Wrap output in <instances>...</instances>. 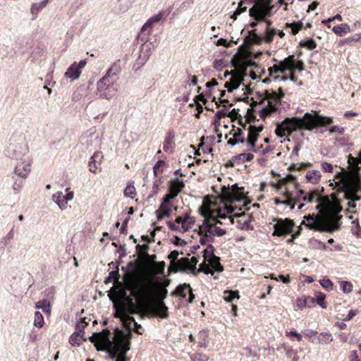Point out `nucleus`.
Here are the masks:
<instances>
[{"label":"nucleus","mask_w":361,"mask_h":361,"mask_svg":"<svg viewBox=\"0 0 361 361\" xmlns=\"http://www.w3.org/2000/svg\"><path fill=\"white\" fill-rule=\"evenodd\" d=\"M330 187L335 190L331 194V198L324 197L317 206L321 216H305L302 224L310 228L319 231L332 232L338 229V221L341 219L339 213L342 210L340 204L341 200H349V207H356L355 201H360L361 196V182H330Z\"/></svg>","instance_id":"f257e3e1"},{"label":"nucleus","mask_w":361,"mask_h":361,"mask_svg":"<svg viewBox=\"0 0 361 361\" xmlns=\"http://www.w3.org/2000/svg\"><path fill=\"white\" fill-rule=\"evenodd\" d=\"M128 271L132 278L128 280L125 286L130 292L139 305V310L148 309L153 314L161 318L168 317V308L161 300H156L155 283L147 277L137 278L139 267L136 262L131 261L128 264Z\"/></svg>","instance_id":"f03ea898"},{"label":"nucleus","mask_w":361,"mask_h":361,"mask_svg":"<svg viewBox=\"0 0 361 361\" xmlns=\"http://www.w3.org/2000/svg\"><path fill=\"white\" fill-rule=\"evenodd\" d=\"M131 337L132 334L130 331L126 333L116 328L112 339L110 338V331L105 329L93 334L89 339L98 351L106 352L110 359L116 361H130L126 353L130 349Z\"/></svg>","instance_id":"7ed1b4c3"},{"label":"nucleus","mask_w":361,"mask_h":361,"mask_svg":"<svg viewBox=\"0 0 361 361\" xmlns=\"http://www.w3.org/2000/svg\"><path fill=\"white\" fill-rule=\"evenodd\" d=\"M215 201L210 197H204L202 205L200 207L201 214L204 217L202 224L199 228V234L201 235L200 242L202 245L212 242L215 235L222 236L226 233V231L220 227L216 226V224H221L216 218L226 219L225 212L221 209L214 208ZM233 209L228 206H225L224 212L231 214Z\"/></svg>","instance_id":"20e7f679"},{"label":"nucleus","mask_w":361,"mask_h":361,"mask_svg":"<svg viewBox=\"0 0 361 361\" xmlns=\"http://www.w3.org/2000/svg\"><path fill=\"white\" fill-rule=\"evenodd\" d=\"M332 122L331 117L320 116L317 112L313 114L306 113L302 118H286L277 124L275 133L279 137H283L286 133L290 135L298 130H312L319 126L330 124Z\"/></svg>","instance_id":"39448f33"},{"label":"nucleus","mask_w":361,"mask_h":361,"mask_svg":"<svg viewBox=\"0 0 361 361\" xmlns=\"http://www.w3.org/2000/svg\"><path fill=\"white\" fill-rule=\"evenodd\" d=\"M295 191H290L287 185H284L283 195L288 199L290 202V209L292 210L295 207V204L301 200L307 201L308 202H317L318 204L323 200L324 197H329V196H322L316 190H311L305 192L302 190H299L296 185H294Z\"/></svg>","instance_id":"423d86ee"},{"label":"nucleus","mask_w":361,"mask_h":361,"mask_svg":"<svg viewBox=\"0 0 361 361\" xmlns=\"http://www.w3.org/2000/svg\"><path fill=\"white\" fill-rule=\"evenodd\" d=\"M213 190H214L216 196L221 200L227 202L240 201L245 198L246 194L244 192L243 187H238L237 184L233 185L230 187L226 185H213Z\"/></svg>","instance_id":"0eeeda50"},{"label":"nucleus","mask_w":361,"mask_h":361,"mask_svg":"<svg viewBox=\"0 0 361 361\" xmlns=\"http://www.w3.org/2000/svg\"><path fill=\"white\" fill-rule=\"evenodd\" d=\"M97 90L100 98L111 99L117 92L116 82L103 76L97 82Z\"/></svg>","instance_id":"6e6552de"},{"label":"nucleus","mask_w":361,"mask_h":361,"mask_svg":"<svg viewBox=\"0 0 361 361\" xmlns=\"http://www.w3.org/2000/svg\"><path fill=\"white\" fill-rule=\"evenodd\" d=\"M271 0H259L250 8V16L256 20L265 19L271 15L274 6H271Z\"/></svg>","instance_id":"1a4fd4ad"},{"label":"nucleus","mask_w":361,"mask_h":361,"mask_svg":"<svg viewBox=\"0 0 361 361\" xmlns=\"http://www.w3.org/2000/svg\"><path fill=\"white\" fill-rule=\"evenodd\" d=\"M284 97V93L281 88L279 92L273 90H267L265 92V98L268 100V104L265 108L260 111V116L265 118L270 114L277 111L278 107L276 103L280 102L281 99Z\"/></svg>","instance_id":"9d476101"},{"label":"nucleus","mask_w":361,"mask_h":361,"mask_svg":"<svg viewBox=\"0 0 361 361\" xmlns=\"http://www.w3.org/2000/svg\"><path fill=\"white\" fill-rule=\"evenodd\" d=\"M124 301L118 307L115 305L116 312L114 314L116 317H119L122 320L130 314H133L139 311V305L137 302H133V299L126 297V293L123 294Z\"/></svg>","instance_id":"9b49d317"},{"label":"nucleus","mask_w":361,"mask_h":361,"mask_svg":"<svg viewBox=\"0 0 361 361\" xmlns=\"http://www.w3.org/2000/svg\"><path fill=\"white\" fill-rule=\"evenodd\" d=\"M214 247L212 245H209L204 250V262L207 264H209L213 271L221 272L223 271V267L220 264V258L214 255Z\"/></svg>","instance_id":"f8f14e48"},{"label":"nucleus","mask_w":361,"mask_h":361,"mask_svg":"<svg viewBox=\"0 0 361 361\" xmlns=\"http://www.w3.org/2000/svg\"><path fill=\"white\" fill-rule=\"evenodd\" d=\"M348 178H342L340 180H361L360 168L359 166V164H361V160L350 155L348 158Z\"/></svg>","instance_id":"ddd939ff"},{"label":"nucleus","mask_w":361,"mask_h":361,"mask_svg":"<svg viewBox=\"0 0 361 361\" xmlns=\"http://www.w3.org/2000/svg\"><path fill=\"white\" fill-rule=\"evenodd\" d=\"M262 126H249V132L246 140V149H245L244 150L253 152H257L259 151V149L255 147V143L259 138V133L262 132Z\"/></svg>","instance_id":"4468645a"},{"label":"nucleus","mask_w":361,"mask_h":361,"mask_svg":"<svg viewBox=\"0 0 361 361\" xmlns=\"http://www.w3.org/2000/svg\"><path fill=\"white\" fill-rule=\"evenodd\" d=\"M274 221H276L274 235L279 236L290 233L294 226L293 221L289 219H274Z\"/></svg>","instance_id":"2eb2a0df"},{"label":"nucleus","mask_w":361,"mask_h":361,"mask_svg":"<svg viewBox=\"0 0 361 361\" xmlns=\"http://www.w3.org/2000/svg\"><path fill=\"white\" fill-rule=\"evenodd\" d=\"M87 64L86 60H81L78 63L74 62L72 63L66 73H64L65 78H69L71 80L78 79L81 74V69H82Z\"/></svg>","instance_id":"dca6fc26"},{"label":"nucleus","mask_w":361,"mask_h":361,"mask_svg":"<svg viewBox=\"0 0 361 361\" xmlns=\"http://www.w3.org/2000/svg\"><path fill=\"white\" fill-rule=\"evenodd\" d=\"M68 189L66 188V191L67 192L66 194L61 191H58L52 197L54 202L61 210L66 209L68 206V202L73 198V192H68Z\"/></svg>","instance_id":"f3484780"},{"label":"nucleus","mask_w":361,"mask_h":361,"mask_svg":"<svg viewBox=\"0 0 361 361\" xmlns=\"http://www.w3.org/2000/svg\"><path fill=\"white\" fill-rule=\"evenodd\" d=\"M80 142L88 147L96 148L102 143V138L98 133H91L87 135H84L80 139Z\"/></svg>","instance_id":"a211bd4d"},{"label":"nucleus","mask_w":361,"mask_h":361,"mask_svg":"<svg viewBox=\"0 0 361 361\" xmlns=\"http://www.w3.org/2000/svg\"><path fill=\"white\" fill-rule=\"evenodd\" d=\"M188 293L189 295L188 301V302H192L195 298V295L192 293L190 284L184 283L178 286L172 295H180L183 298H185Z\"/></svg>","instance_id":"6ab92c4d"},{"label":"nucleus","mask_w":361,"mask_h":361,"mask_svg":"<svg viewBox=\"0 0 361 361\" xmlns=\"http://www.w3.org/2000/svg\"><path fill=\"white\" fill-rule=\"evenodd\" d=\"M175 147V132L173 130H171L166 134L165 140L163 143V149L165 152L171 154L173 152Z\"/></svg>","instance_id":"aec40b11"},{"label":"nucleus","mask_w":361,"mask_h":361,"mask_svg":"<svg viewBox=\"0 0 361 361\" xmlns=\"http://www.w3.org/2000/svg\"><path fill=\"white\" fill-rule=\"evenodd\" d=\"M151 54L152 44L146 42L140 46L138 63L142 66L144 65L148 61Z\"/></svg>","instance_id":"412c9836"},{"label":"nucleus","mask_w":361,"mask_h":361,"mask_svg":"<svg viewBox=\"0 0 361 361\" xmlns=\"http://www.w3.org/2000/svg\"><path fill=\"white\" fill-rule=\"evenodd\" d=\"M183 188V182H171L169 187V192L164 196V199L168 200L170 202L171 200L175 198L178 195Z\"/></svg>","instance_id":"4be33fe9"},{"label":"nucleus","mask_w":361,"mask_h":361,"mask_svg":"<svg viewBox=\"0 0 361 361\" xmlns=\"http://www.w3.org/2000/svg\"><path fill=\"white\" fill-rule=\"evenodd\" d=\"M103 154L101 152H96L90 158L88 163L89 170L91 172L96 173L100 169Z\"/></svg>","instance_id":"5701e85b"},{"label":"nucleus","mask_w":361,"mask_h":361,"mask_svg":"<svg viewBox=\"0 0 361 361\" xmlns=\"http://www.w3.org/2000/svg\"><path fill=\"white\" fill-rule=\"evenodd\" d=\"M164 13L163 11L159 12L158 14L154 15L149 18L147 21L143 25L141 32H147V35H150L152 32V26L154 23H157L164 16Z\"/></svg>","instance_id":"b1692460"},{"label":"nucleus","mask_w":361,"mask_h":361,"mask_svg":"<svg viewBox=\"0 0 361 361\" xmlns=\"http://www.w3.org/2000/svg\"><path fill=\"white\" fill-rule=\"evenodd\" d=\"M303 65L304 63L302 61H295L293 56H289L285 59V66L289 67L288 71H293L298 70L301 71L304 69Z\"/></svg>","instance_id":"393cba45"},{"label":"nucleus","mask_w":361,"mask_h":361,"mask_svg":"<svg viewBox=\"0 0 361 361\" xmlns=\"http://www.w3.org/2000/svg\"><path fill=\"white\" fill-rule=\"evenodd\" d=\"M197 262L198 260L195 257H192L190 259H188L187 257L182 258L178 262V269L180 271H184L187 269V268L196 267Z\"/></svg>","instance_id":"a878e982"},{"label":"nucleus","mask_w":361,"mask_h":361,"mask_svg":"<svg viewBox=\"0 0 361 361\" xmlns=\"http://www.w3.org/2000/svg\"><path fill=\"white\" fill-rule=\"evenodd\" d=\"M49 3V0H42L39 3H33L30 7V13L32 15V20H34L38 16L41 10H42Z\"/></svg>","instance_id":"bb28decb"},{"label":"nucleus","mask_w":361,"mask_h":361,"mask_svg":"<svg viewBox=\"0 0 361 361\" xmlns=\"http://www.w3.org/2000/svg\"><path fill=\"white\" fill-rule=\"evenodd\" d=\"M333 341V337L329 332H322L317 336L316 339H310L314 344H328Z\"/></svg>","instance_id":"cd10ccee"},{"label":"nucleus","mask_w":361,"mask_h":361,"mask_svg":"<svg viewBox=\"0 0 361 361\" xmlns=\"http://www.w3.org/2000/svg\"><path fill=\"white\" fill-rule=\"evenodd\" d=\"M30 172V165L29 164L21 163L15 169L16 174L20 178H26Z\"/></svg>","instance_id":"c85d7f7f"},{"label":"nucleus","mask_w":361,"mask_h":361,"mask_svg":"<svg viewBox=\"0 0 361 361\" xmlns=\"http://www.w3.org/2000/svg\"><path fill=\"white\" fill-rule=\"evenodd\" d=\"M120 63L121 62L119 60L114 62L111 66V67L107 70L106 74L104 76L107 77L110 79H113L114 76H117L121 73V71Z\"/></svg>","instance_id":"c756f323"},{"label":"nucleus","mask_w":361,"mask_h":361,"mask_svg":"<svg viewBox=\"0 0 361 361\" xmlns=\"http://www.w3.org/2000/svg\"><path fill=\"white\" fill-rule=\"evenodd\" d=\"M288 68H289V67L285 66L284 59L278 64H274L272 67H270L268 71L269 72V75L272 76L278 73L284 74L288 71Z\"/></svg>","instance_id":"7c9ffc66"},{"label":"nucleus","mask_w":361,"mask_h":361,"mask_svg":"<svg viewBox=\"0 0 361 361\" xmlns=\"http://www.w3.org/2000/svg\"><path fill=\"white\" fill-rule=\"evenodd\" d=\"M187 269H190L191 273L195 276H197L200 272H203L206 274H214V271L210 268H209V264H207L206 262H202L200 265L199 269H197L196 267H192L187 268Z\"/></svg>","instance_id":"2f4dec72"},{"label":"nucleus","mask_w":361,"mask_h":361,"mask_svg":"<svg viewBox=\"0 0 361 361\" xmlns=\"http://www.w3.org/2000/svg\"><path fill=\"white\" fill-rule=\"evenodd\" d=\"M14 238L13 230H11L4 237L0 240V252H4L5 248L10 244Z\"/></svg>","instance_id":"473e14b6"},{"label":"nucleus","mask_w":361,"mask_h":361,"mask_svg":"<svg viewBox=\"0 0 361 361\" xmlns=\"http://www.w3.org/2000/svg\"><path fill=\"white\" fill-rule=\"evenodd\" d=\"M287 182H276V183L274 184V186L275 188H276L277 189H280L282 190V193L283 194V191H284V185H283V183H286ZM283 197H284L283 199L281 200L280 198H275L274 200V202L275 204H284V205H286V206H288L290 207V202H289V200L288 198H286L283 195Z\"/></svg>","instance_id":"72a5a7b5"},{"label":"nucleus","mask_w":361,"mask_h":361,"mask_svg":"<svg viewBox=\"0 0 361 361\" xmlns=\"http://www.w3.org/2000/svg\"><path fill=\"white\" fill-rule=\"evenodd\" d=\"M334 32L338 35L342 36L343 33L350 32V28L346 23H342L338 25H336L332 28Z\"/></svg>","instance_id":"f704fd0d"},{"label":"nucleus","mask_w":361,"mask_h":361,"mask_svg":"<svg viewBox=\"0 0 361 361\" xmlns=\"http://www.w3.org/2000/svg\"><path fill=\"white\" fill-rule=\"evenodd\" d=\"M190 217L188 214H185L183 218L181 216H178L175 220V223L178 224H181V228L184 231H186L190 227V222L188 221Z\"/></svg>","instance_id":"c9c22d12"},{"label":"nucleus","mask_w":361,"mask_h":361,"mask_svg":"<svg viewBox=\"0 0 361 361\" xmlns=\"http://www.w3.org/2000/svg\"><path fill=\"white\" fill-rule=\"evenodd\" d=\"M233 137L238 140V142L243 145V146L246 147V140H245L243 132L241 128H238L236 130H233ZM246 149V147L243 148V150Z\"/></svg>","instance_id":"e433bc0d"},{"label":"nucleus","mask_w":361,"mask_h":361,"mask_svg":"<svg viewBox=\"0 0 361 361\" xmlns=\"http://www.w3.org/2000/svg\"><path fill=\"white\" fill-rule=\"evenodd\" d=\"M35 308L40 309L44 313H50V303L46 300H39L35 303Z\"/></svg>","instance_id":"4c0bfd02"},{"label":"nucleus","mask_w":361,"mask_h":361,"mask_svg":"<svg viewBox=\"0 0 361 361\" xmlns=\"http://www.w3.org/2000/svg\"><path fill=\"white\" fill-rule=\"evenodd\" d=\"M170 202L168 200L164 199L163 202L159 206V211H160L166 217H169L171 214V209L169 207Z\"/></svg>","instance_id":"58836bf2"},{"label":"nucleus","mask_w":361,"mask_h":361,"mask_svg":"<svg viewBox=\"0 0 361 361\" xmlns=\"http://www.w3.org/2000/svg\"><path fill=\"white\" fill-rule=\"evenodd\" d=\"M85 340L86 338H82L78 333L75 332L70 336L69 343L72 345H80L81 344V341Z\"/></svg>","instance_id":"ea45409f"},{"label":"nucleus","mask_w":361,"mask_h":361,"mask_svg":"<svg viewBox=\"0 0 361 361\" xmlns=\"http://www.w3.org/2000/svg\"><path fill=\"white\" fill-rule=\"evenodd\" d=\"M224 298L226 302H232L235 298H239L238 291L225 290L224 292Z\"/></svg>","instance_id":"a19ab883"},{"label":"nucleus","mask_w":361,"mask_h":361,"mask_svg":"<svg viewBox=\"0 0 361 361\" xmlns=\"http://www.w3.org/2000/svg\"><path fill=\"white\" fill-rule=\"evenodd\" d=\"M44 324V317L39 312H35L33 324L37 328H42Z\"/></svg>","instance_id":"79ce46f5"},{"label":"nucleus","mask_w":361,"mask_h":361,"mask_svg":"<svg viewBox=\"0 0 361 361\" xmlns=\"http://www.w3.org/2000/svg\"><path fill=\"white\" fill-rule=\"evenodd\" d=\"M124 195L133 199L136 195V190L133 185L128 184L124 190Z\"/></svg>","instance_id":"37998d69"},{"label":"nucleus","mask_w":361,"mask_h":361,"mask_svg":"<svg viewBox=\"0 0 361 361\" xmlns=\"http://www.w3.org/2000/svg\"><path fill=\"white\" fill-rule=\"evenodd\" d=\"M315 298L317 300V304L319 305L322 308L326 309V305L324 301L326 295L322 292H317L315 293Z\"/></svg>","instance_id":"c03bdc74"},{"label":"nucleus","mask_w":361,"mask_h":361,"mask_svg":"<svg viewBox=\"0 0 361 361\" xmlns=\"http://www.w3.org/2000/svg\"><path fill=\"white\" fill-rule=\"evenodd\" d=\"M118 267V264L116 266V270H114V271H111V272H109V276L105 281L106 283L110 282L111 280H114V283L118 281V277H119Z\"/></svg>","instance_id":"a18cd8bd"},{"label":"nucleus","mask_w":361,"mask_h":361,"mask_svg":"<svg viewBox=\"0 0 361 361\" xmlns=\"http://www.w3.org/2000/svg\"><path fill=\"white\" fill-rule=\"evenodd\" d=\"M242 80H243V78H240L238 76H233L230 81L231 82L232 87H231V89L229 90V92H231L234 90L239 87V86L240 85V84L242 82Z\"/></svg>","instance_id":"49530a36"},{"label":"nucleus","mask_w":361,"mask_h":361,"mask_svg":"<svg viewBox=\"0 0 361 361\" xmlns=\"http://www.w3.org/2000/svg\"><path fill=\"white\" fill-rule=\"evenodd\" d=\"M309 300H314L312 297H307L304 299L299 298L297 300V306L299 309H303L309 305Z\"/></svg>","instance_id":"de8ad7c7"},{"label":"nucleus","mask_w":361,"mask_h":361,"mask_svg":"<svg viewBox=\"0 0 361 361\" xmlns=\"http://www.w3.org/2000/svg\"><path fill=\"white\" fill-rule=\"evenodd\" d=\"M246 3V0L240 1L238 4V8L233 13L232 18L234 19L237 18V16L240 15L241 13L246 10V6L244 4Z\"/></svg>","instance_id":"09e8293b"},{"label":"nucleus","mask_w":361,"mask_h":361,"mask_svg":"<svg viewBox=\"0 0 361 361\" xmlns=\"http://www.w3.org/2000/svg\"><path fill=\"white\" fill-rule=\"evenodd\" d=\"M123 326L130 330L131 329V324L134 323L135 325L137 326V322H135V319L133 317H130V315H127L123 320Z\"/></svg>","instance_id":"8fccbe9b"},{"label":"nucleus","mask_w":361,"mask_h":361,"mask_svg":"<svg viewBox=\"0 0 361 361\" xmlns=\"http://www.w3.org/2000/svg\"><path fill=\"white\" fill-rule=\"evenodd\" d=\"M190 359L192 361H208L209 357L202 353H195L190 355Z\"/></svg>","instance_id":"3c124183"},{"label":"nucleus","mask_w":361,"mask_h":361,"mask_svg":"<svg viewBox=\"0 0 361 361\" xmlns=\"http://www.w3.org/2000/svg\"><path fill=\"white\" fill-rule=\"evenodd\" d=\"M236 158L239 159L240 161H242L243 162L245 161H250L254 158V155L252 153H241L238 154Z\"/></svg>","instance_id":"603ef678"},{"label":"nucleus","mask_w":361,"mask_h":361,"mask_svg":"<svg viewBox=\"0 0 361 361\" xmlns=\"http://www.w3.org/2000/svg\"><path fill=\"white\" fill-rule=\"evenodd\" d=\"M300 45L301 47H307L310 50L314 49L316 47V46H317L316 42L313 39H309V40H306V41H301L300 42Z\"/></svg>","instance_id":"864d4df0"},{"label":"nucleus","mask_w":361,"mask_h":361,"mask_svg":"<svg viewBox=\"0 0 361 361\" xmlns=\"http://www.w3.org/2000/svg\"><path fill=\"white\" fill-rule=\"evenodd\" d=\"M276 33V32L274 29H270L269 27H267L266 35L264 37V41L266 42H271L273 40V38Z\"/></svg>","instance_id":"5fc2aeb1"},{"label":"nucleus","mask_w":361,"mask_h":361,"mask_svg":"<svg viewBox=\"0 0 361 361\" xmlns=\"http://www.w3.org/2000/svg\"><path fill=\"white\" fill-rule=\"evenodd\" d=\"M320 285L326 289L327 290H330L333 288V283L329 279H322L319 280Z\"/></svg>","instance_id":"6e6d98bb"},{"label":"nucleus","mask_w":361,"mask_h":361,"mask_svg":"<svg viewBox=\"0 0 361 361\" xmlns=\"http://www.w3.org/2000/svg\"><path fill=\"white\" fill-rule=\"evenodd\" d=\"M341 288L345 293H349L353 290V285L348 281H342Z\"/></svg>","instance_id":"4d7b16f0"},{"label":"nucleus","mask_w":361,"mask_h":361,"mask_svg":"<svg viewBox=\"0 0 361 361\" xmlns=\"http://www.w3.org/2000/svg\"><path fill=\"white\" fill-rule=\"evenodd\" d=\"M200 337L202 338V341L198 343V345L202 348H206L207 346L208 342L205 340L207 337V334L205 331L200 332Z\"/></svg>","instance_id":"13d9d810"},{"label":"nucleus","mask_w":361,"mask_h":361,"mask_svg":"<svg viewBox=\"0 0 361 361\" xmlns=\"http://www.w3.org/2000/svg\"><path fill=\"white\" fill-rule=\"evenodd\" d=\"M342 20V16L340 15V14H336L335 16L332 17V18H329V19L327 20H323L322 21V23L323 24H324L325 25L328 26L329 27H331L330 25V23L334 20Z\"/></svg>","instance_id":"bf43d9fd"},{"label":"nucleus","mask_w":361,"mask_h":361,"mask_svg":"<svg viewBox=\"0 0 361 361\" xmlns=\"http://www.w3.org/2000/svg\"><path fill=\"white\" fill-rule=\"evenodd\" d=\"M166 165V163L164 161H162V160H159L157 164H155V166H154L153 168V170H154V173L156 176H158L159 174V167H162L164 168Z\"/></svg>","instance_id":"052dcab7"},{"label":"nucleus","mask_w":361,"mask_h":361,"mask_svg":"<svg viewBox=\"0 0 361 361\" xmlns=\"http://www.w3.org/2000/svg\"><path fill=\"white\" fill-rule=\"evenodd\" d=\"M331 133H338L343 135L344 133V128L338 126H334L329 129Z\"/></svg>","instance_id":"680f3d73"},{"label":"nucleus","mask_w":361,"mask_h":361,"mask_svg":"<svg viewBox=\"0 0 361 361\" xmlns=\"http://www.w3.org/2000/svg\"><path fill=\"white\" fill-rule=\"evenodd\" d=\"M250 36L252 37V42L259 44L262 41L261 37L255 33V30L251 31Z\"/></svg>","instance_id":"e2e57ef3"},{"label":"nucleus","mask_w":361,"mask_h":361,"mask_svg":"<svg viewBox=\"0 0 361 361\" xmlns=\"http://www.w3.org/2000/svg\"><path fill=\"white\" fill-rule=\"evenodd\" d=\"M317 336H318V333L316 331L310 330L305 333V336L309 338V341H310V339H316L317 340Z\"/></svg>","instance_id":"0e129e2a"},{"label":"nucleus","mask_w":361,"mask_h":361,"mask_svg":"<svg viewBox=\"0 0 361 361\" xmlns=\"http://www.w3.org/2000/svg\"><path fill=\"white\" fill-rule=\"evenodd\" d=\"M360 39V34H357L353 37H348L345 39V43L348 44H351L353 42H357Z\"/></svg>","instance_id":"69168bd1"},{"label":"nucleus","mask_w":361,"mask_h":361,"mask_svg":"<svg viewBox=\"0 0 361 361\" xmlns=\"http://www.w3.org/2000/svg\"><path fill=\"white\" fill-rule=\"evenodd\" d=\"M322 168L325 172H331L333 171V166L331 164L323 162Z\"/></svg>","instance_id":"338daca9"},{"label":"nucleus","mask_w":361,"mask_h":361,"mask_svg":"<svg viewBox=\"0 0 361 361\" xmlns=\"http://www.w3.org/2000/svg\"><path fill=\"white\" fill-rule=\"evenodd\" d=\"M228 115V112H227V111L226 109H221V110L218 111L216 113L215 116L218 119H221V118L227 116Z\"/></svg>","instance_id":"774afa93"}]
</instances>
